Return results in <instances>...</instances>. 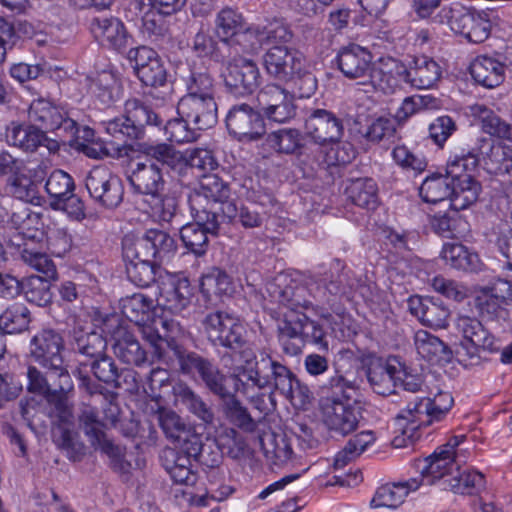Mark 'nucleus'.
I'll return each mask as SVG.
<instances>
[{
  "instance_id": "nucleus-1",
  "label": "nucleus",
  "mask_w": 512,
  "mask_h": 512,
  "mask_svg": "<svg viewBox=\"0 0 512 512\" xmlns=\"http://www.w3.org/2000/svg\"><path fill=\"white\" fill-rule=\"evenodd\" d=\"M354 287V280L349 277V272L345 271V265L339 259L331 261L323 274L295 278L287 273H279L269 281L266 292L271 301L287 309L282 313L284 319L278 325L284 352L301 350L300 345L294 342L289 344L288 340L308 342L318 350H328L330 337L302 311L310 310L332 325V314L319 304H330L333 296L348 295Z\"/></svg>"
},
{
  "instance_id": "nucleus-2",
  "label": "nucleus",
  "mask_w": 512,
  "mask_h": 512,
  "mask_svg": "<svg viewBox=\"0 0 512 512\" xmlns=\"http://www.w3.org/2000/svg\"><path fill=\"white\" fill-rule=\"evenodd\" d=\"M235 390L247 398L254 390L273 387L287 398L293 397L294 377L284 365L274 361L270 355L230 354Z\"/></svg>"
},
{
  "instance_id": "nucleus-3",
  "label": "nucleus",
  "mask_w": 512,
  "mask_h": 512,
  "mask_svg": "<svg viewBox=\"0 0 512 512\" xmlns=\"http://www.w3.org/2000/svg\"><path fill=\"white\" fill-rule=\"evenodd\" d=\"M152 308V299L141 293L121 300L123 316L135 324L142 338L155 352H165L166 349L179 352V339L184 335V330L179 322L166 316L151 318Z\"/></svg>"
},
{
  "instance_id": "nucleus-4",
  "label": "nucleus",
  "mask_w": 512,
  "mask_h": 512,
  "mask_svg": "<svg viewBox=\"0 0 512 512\" xmlns=\"http://www.w3.org/2000/svg\"><path fill=\"white\" fill-rule=\"evenodd\" d=\"M356 396V386L341 376L332 378L329 387L322 388L319 409L330 432L346 436L357 429L360 414L354 405Z\"/></svg>"
},
{
  "instance_id": "nucleus-5",
  "label": "nucleus",
  "mask_w": 512,
  "mask_h": 512,
  "mask_svg": "<svg viewBox=\"0 0 512 512\" xmlns=\"http://www.w3.org/2000/svg\"><path fill=\"white\" fill-rule=\"evenodd\" d=\"M465 435H457L439 446L429 457L415 462L417 480L422 482V489L433 485L436 481H442L447 485V478H452L456 470L466 462L468 447Z\"/></svg>"
},
{
  "instance_id": "nucleus-6",
  "label": "nucleus",
  "mask_w": 512,
  "mask_h": 512,
  "mask_svg": "<svg viewBox=\"0 0 512 512\" xmlns=\"http://www.w3.org/2000/svg\"><path fill=\"white\" fill-rule=\"evenodd\" d=\"M108 341L98 332L86 330L80 323L68 333V339L53 329H43L32 339L31 345L39 352H104Z\"/></svg>"
},
{
  "instance_id": "nucleus-7",
  "label": "nucleus",
  "mask_w": 512,
  "mask_h": 512,
  "mask_svg": "<svg viewBox=\"0 0 512 512\" xmlns=\"http://www.w3.org/2000/svg\"><path fill=\"white\" fill-rule=\"evenodd\" d=\"M439 17L440 22L472 43H482L489 37L496 18L492 10L478 11L460 4L443 7Z\"/></svg>"
},
{
  "instance_id": "nucleus-8",
  "label": "nucleus",
  "mask_w": 512,
  "mask_h": 512,
  "mask_svg": "<svg viewBox=\"0 0 512 512\" xmlns=\"http://www.w3.org/2000/svg\"><path fill=\"white\" fill-rule=\"evenodd\" d=\"M163 119L152 108L138 99L125 102V114L105 123L106 132L119 141L139 140L145 137L146 126H160Z\"/></svg>"
},
{
  "instance_id": "nucleus-9",
  "label": "nucleus",
  "mask_w": 512,
  "mask_h": 512,
  "mask_svg": "<svg viewBox=\"0 0 512 512\" xmlns=\"http://www.w3.org/2000/svg\"><path fill=\"white\" fill-rule=\"evenodd\" d=\"M478 163V156L472 152L455 155L448 161L444 176L448 178L453 187V208L466 209L476 202L481 186L473 178L471 172L475 170Z\"/></svg>"
},
{
  "instance_id": "nucleus-10",
  "label": "nucleus",
  "mask_w": 512,
  "mask_h": 512,
  "mask_svg": "<svg viewBox=\"0 0 512 512\" xmlns=\"http://www.w3.org/2000/svg\"><path fill=\"white\" fill-rule=\"evenodd\" d=\"M122 250L125 261L162 262L175 252L176 242L167 232L150 229L142 235L127 234Z\"/></svg>"
},
{
  "instance_id": "nucleus-11",
  "label": "nucleus",
  "mask_w": 512,
  "mask_h": 512,
  "mask_svg": "<svg viewBox=\"0 0 512 512\" xmlns=\"http://www.w3.org/2000/svg\"><path fill=\"white\" fill-rule=\"evenodd\" d=\"M179 451H164V467L177 484L192 485L197 476L193 471L192 461L196 460L202 450L201 436L191 427L175 443Z\"/></svg>"
},
{
  "instance_id": "nucleus-12",
  "label": "nucleus",
  "mask_w": 512,
  "mask_h": 512,
  "mask_svg": "<svg viewBox=\"0 0 512 512\" xmlns=\"http://www.w3.org/2000/svg\"><path fill=\"white\" fill-rule=\"evenodd\" d=\"M230 187L216 174L203 175L198 187L189 194L191 215L207 220V215L221 219L224 204L231 203Z\"/></svg>"
},
{
  "instance_id": "nucleus-13",
  "label": "nucleus",
  "mask_w": 512,
  "mask_h": 512,
  "mask_svg": "<svg viewBox=\"0 0 512 512\" xmlns=\"http://www.w3.org/2000/svg\"><path fill=\"white\" fill-rule=\"evenodd\" d=\"M454 405V399L450 392L439 391L432 398L416 397L408 402L400 411L397 418L405 420L412 425L411 429L428 426L441 421Z\"/></svg>"
},
{
  "instance_id": "nucleus-14",
  "label": "nucleus",
  "mask_w": 512,
  "mask_h": 512,
  "mask_svg": "<svg viewBox=\"0 0 512 512\" xmlns=\"http://www.w3.org/2000/svg\"><path fill=\"white\" fill-rule=\"evenodd\" d=\"M202 324L208 340L215 347L229 349L242 347L245 329L233 314L224 311L211 312L204 317Z\"/></svg>"
},
{
  "instance_id": "nucleus-15",
  "label": "nucleus",
  "mask_w": 512,
  "mask_h": 512,
  "mask_svg": "<svg viewBox=\"0 0 512 512\" xmlns=\"http://www.w3.org/2000/svg\"><path fill=\"white\" fill-rule=\"evenodd\" d=\"M28 118L38 128L48 131H59L64 136L74 138L79 132L77 122L68 112L50 101L39 98L31 102Z\"/></svg>"
},
{
  "instance_id": "nucleus-16",
  "label": "nucleus",
  "mask_w": 512,
  "mask_h": 512,
  "mask_svg": "<svg viewBox=\"0 0 512 512\" xmlns=\"http://www.w3.org/2000/svg\"><path fill=\"white\" fill-rule=\"evenodd\" d=\"M222 77L227 90L236 96L252 94L261 83L257 64L242 56H235L225 63Z\"/></svg>"
},
{
  "instance_id": "nucleus-17",
  "label": "nucleus",
  "mask_w": 512,
  "mask_h": 512,
  "mask_svg": "<svg viewBox=\"0 0 512 512\" xmlns=\"http://www.w3.org/2000/svg\"><path fill=\"white\" fill-rule=\"evenodd\" d=\"M257 105L263 119L286 123L296 115L294 96L277 84H267L257 94Z\"/></svg>"
},
{
  "instance_id": "nucleus-18",
  "label": "nucleus",
  "mask_w": 512,
  "mask_h": 512,
  "mask_svg": "<svg viewBox=\"0 0 512 512\" xmlns=\"http://www.w3.org/2000/svg\"><path fill=\"white\" fill-rule=\"evenodd\" d=\"M85 186L91 198L105 208H115L123 200L122 182L106 166L93 167L86 176Z\"/></svg>"
},
{
  "instance_id": "nucleus-19",
  "label": "nucleus",
  "mask_w": 512,
  "mask_h": 512,
  "mask_svg": "<svg viewBox=\"0 0 512 512\" xmlns=\"http://www.w3.org/2000/svg\"><path fill=\"white\" fill-rule=\"evenodd\" d=\"M226 126L230 134L240 141H256L266 132L262 115L252 106L241 103L233 105L227 116Z\"/></svg>"
},
{
  "instance_id": "nucleus-20",
  "label": "nucleus",
  "mask_w": 512,
  "mask_h": 512,
  "mask_svg": "<svg viewBox=\"0 0 512 512\" xmlns=\"http://www.w3.org/2000/svg\"><path fill=\"white\" fill-rule=\"evenodd\" d=\"M305 58L299 51L286 45H274L263 55L266 73L280 81H288L302 71Z\"/></svg>"
},
{
  "instance_id": "nucleus-21",
  "label": "nucleus",
  "mask_w": 512,
  "mask_h": 512,
  "mask_svg": "<svg viewBox=\"0 0 512 512\" xmlns=\"http://www.w3.org/2000/svg\"><path fill=\"white\" fill-rule=\"evenodd\" d=\"M367 377L375 393L389 395L397 385V369L400 365V355L370 354L366 360Z\"/></svg>"
},
{
  "instance_id": "nucleus-22",
  "label": "nucleus",
  "mask_w": 512,
  "mask_h": 512,
  "mask_svg": "<svg viewBox=\"0 0 512 512\" xmlns=\"http://www.w3.org/2000/svg\"><path fill=\"white\" fill-rule=\"evenodd\" d=\"M458 331L462 333L461 345L466 350H483L490 352H512V342L506 347H501L499 342L483 327L476 318L459 315L456 321Z\"/></svg>"
},
{
  "instance_id": "nucleus-23",
  "label": "nucleus",
  "mask_w": 512,
  "mask_h": 512,
  "mask_svg": "<svg viewBox=\"0 0 512 512\" xmlns=\"http://www.w3.org/2000/svg\"><path fill=\"white\" fill-rule=\"evenodd\" d=\"M337 64L345 77L359 80L360 84L369 83L374 64L367 49L356 44L343 47L338 53Z\"/></svg>"
},
{
  "instance_id": "nucleus-24",
  "label": "nucleus",
  "mask_w": 512,
  "mask_h": 512,
  "mask_svg": "<svg viewBox=\"0 0 512 512\" xmlns=\"http://www.w3.org/2000/svg\"><path fill=\"white\" fill-rule=\"evenodd\" d=\"M307 136L318 144L340 141L344 133L342 120L325 109H314L305 119Z\"/></svg>"
},
{
  "instance_id": "nucleus-25",
  "label": "nucleus",
  "mask_w": 512,
  "mask_h": 512,
  "mask_svg": "<svg viewBox=\"0 0 512 512\" xmlns=\"http://www.w3.org/2000/svg\"><path fill=\"white\" fill-rule=\"evenodd\" d=\"M217 104L215 98L182 97L177 105V112L197 130L212 128L217 123Z\"/></svg>"
},
{
  "instance_id": "nucleus-26",
  "label": "nucleus",
  "mask_w": 512,
  "mask_h": 512,
  "mask_svg": "<svg viewBox=\"0 0 512 512\" xmlns=\"http://www.w3.org/2000/svg\"><path fill=\"white\" fill-rule=\"evenodd\" d=\"M402 82L408 83L407 67L395 58L386 57L373 66L368 84L376 90L390 94Z\"/></svg>"
},
{
  "instance_id": "nucleus-27",
  "label": "nucleus",
  "mask_w": 512,
  "mask_h": 512,
  "mask_svg": "<svg viewBox=\"0 0 512 512\" xmlns=\"http://www.w3.org/2000/svg\"><path fill=\"white\" fill-rule=\"evenodd\" d=\"M193 223L184 225L180 229V237L185 247L197 256L205 254L208 247V235H216L221 219L207 215V220H200L196 215Z\"/></svg>"
},
{
  "instance_id": "nucleus-28",
  "label": "nucleus",
  "mask_w": 512,
  "mask_h": 512,
  "mask_svg": "<svg viewBox=\"0 0 512 512\" xmlns=\"http://www.w3.org/2000/svg\"><path fill=\"white\" fill-rule=\"evenodd\" d=\"M128 180L134 192L142 194L146 198L166 190L162 168L158 164L145 162L144 160L134 163Z\"/></svg>"
},
{
  "instance_id": "nucleus-29",
  "label": "nucleus",
  "mask_w": 512,
  "mask_h": 512,
  "mask_svg": "<svg viewBox=\"0 0 512 512\" xmlns=\"http://www.w3.org/2000/svg\"><path fill=\"white\" fill-rule=\"evenodd\" d=\"M408 308L425 326L438 329L445 328L448 324L450 311L441 302L416 295L408 299Z\"/></svg>"
},
{
  "instance_id": "nucleus-30",
  "label": "nucleus",
  "mask_w": 512,
  "mask_h": 512,
  "mask_svg": "<svg viewBox=\"0 0 512 512\" xmlns=\"http://www.w3.org/2000/svg\"><path fill=\"white\" fill-rule=\"evenodd\" d=\"M192 295L191 285L186 278L173 277L163 284L157 301L164 311L180 314L189 306Z\"/></svg>"
},
{
  "instance_id": "nucleus-31",
  "label": "nucleus",
  "mask_w": 512,
  "mask_h": 512,
  "mask_svg": "<svg viewBox=\"0 0 512 512\" xmlns=\"http://www.w3.org/2000/svg\"><path fill=\"white\" fill-rule=\"evenodd\" d=\"M422 489V482L410 477L397 482L385 484L378 488L371 504L373 507L397 508L412 493Z\"/></svg>"
},
{
  "instance_id": "nucleus-32",
  "label": "nucleus",
  "mask_w": 512,
  "mask_h": 512,
  "mask_svg": "<svg viewBox=\"0 0 512 512\" xmlns=\"http://www.w3.org/2000/svg\"><path fill=\"white\" fill-rule=\"evenodd\" d=\"M479 161L493 174L512 172V147L503 142L482 140L479 148Z\"/></svg>"
},
{
  "instance_id": "nucleus-33",
  "label": "nucleus",
  "mask_w": 512,
  "mask_h": 512,
  "mask_svg": "<svg viewBox=\"0 0 512 512\" xmlns=\"http://www.w3.org/2000/svg\"><path fill=\"white\" fill-rule=\"evenodd\" d=\"M91 31L103 44L118 51L125 49L129 44L130 37L123 22L118 18H94L91 23Z\"/></svg>"
},
{
  "instance_id": "nucleus-34",
  "label": "nucleus",
  "mask_w": 512,
  "mask_h": 512,
  "mask_svg": "<svg viewBox=\"0 0 512 512\" xmlns=\"http://www.w3.org/2000/svg\"><path fill=\"white\" fill-rule=\"evenodd\" d=\"M10 222L17 231V235L11 242H29L35 244L43 235L40 230V226L42 225L40 215L32 212L27 207H22L14 211L11 215Z\"/></svg>"
},
{
  "instance_id": "nucleus-35",
  "label": "nucleus",
  "mask_w": 512,
  "mask_h": 512,
  "mask_svg": "<svg viewBox=\"0 0 512 512\" xmlns=\"http://www.w3.org/2000/svg\"><path fill=\"white\" fill-rule=\"evenodd\" d=\"M473 79L486 88H494L504 81L505 65L486 55L477 56L470 65Z\"/></svg>"
},
{
  "instance_id": "nucleus-36",
  "label": "nucleus",
  "mask_w": 512,
  "mask_h": 512,
  "mask_svg": "<svg viewBox=\"0 0 512 512\" xmlns=\"http://www.w3.org/2000/svg\"><path fill=\"white\" fill-rule=\"evenodd\" d=\"M408 83L417 89L431 88L441 76L439 64L427 56L415 57L407 68Z\"/></svg>"
},
{
  "instance_id": "nucleus-37",
  "label": "nucleus",
  "mask_w": 512,
  "mask_h": 512,
  "mask_svg": "<svg viewBox=\"0 0 512 512\" xmlns=\"http://www.w3.org/2000/svg\"><path fill=\"white\" fill-rule=\"evenodd\" d=\"M9 145L17 147L25 152H34L48 139L43 130L35 124L23 125L11 123L6 134Z\"/></svg>"
},
{
  "instance_id": "nucleus-38",
  "label": "nucleus",
  "mask_w": 512,
  "mask_h": 512,
  "mask_svg": "<svg viewBox=\"0 0 512 512\" xmlns=\"http://www.w3.org/2000/svg\"><path fill=\"white\" fill-rule=\"evenodd\" d=\"M117 407L110 404L108 413L104 420L98 416L97 410L90 406L84 405L79 414V424L85 435L88 437L90 444L94 443L101 436L106 434L104 428L107 424L114 425L117 421Z\"/></svg>"
},
{
  "instance_id": "nucleus-39",
  "label": "nucleus",
  "mask_w": 512,
  "mask_h": 512,
  "mask_svg": "<svg viewBox=\"0 0 512 512\" xmlns=\"http://www.w3.org/2000/svg\"><path fill=\"white\" fill-rule=\"evenodd\" d=\"M139 151L144 155L145 162L158 164L161 168L168 167L175 170L185 166L184 155L165 143L142 144Z\"/></svg>"
},
{
  "instance_id": "nucleus-40",
  "label": "nucleus",
  "mask_w": 512,
  "mask_h": 512,
  "mask_svg": "<svg viewBox=\"0 0 512 512\" xmlns=\"http://www.w3.org/2000/svg\"><path fill=\"white\" fill-rule=\"evenodd\" d=\"M266 145L278 154H298L304 146V136L295 128H281L269 133Z\"/></svg>"
},
{
  "instance_id": "nucleus-41",
  "label": "nucleus",
  "mask_w": 512,
  "mask_h": 512,
  "mask_svg": "<svg viewBox=\"0 0 512 512\" xmlns=\"http://www.w3.org/2000/svg\"><path fill=\"white\" fill-rule=\"evenodd\" d=\"M75 185L73 178L63 170H55L53 171L45 184V189L47 193L55 198L56 200H68L72 199V201L77 202V210L75 214L77 217L84 216L83 204L79 199H73V191Z\"/></svg>"
},
{
  "instance_id": "nucleus-42",
  "label": "nucleus",
  "mask_w": 512,
  "mask_h": 512,
  "mask_svg": "<svg viewBox=\"0 0 512 512\" xmlns=\"http://www.w3.org/2000/svg\"><path fill=\"white\" fill-rule=\"evenodd\" d=\"M245 22L241 13L236 10L226 7L220 10L215 19V32L218 38L225 43H228L234 37L246 34Z\"/></svg>"
},
{
  "instance_id": "nucleus-43",
  "label": "nucleus",
  "mask_w": 512,
  "mask_h": 512,
  "mask_svg": "<svg viewBox=\"0 0 512 512\" xmlns=\"http://www.w3.org/2000/svg\"><path fill=\"white\" fill-rule=\"evenodd\" d=\"M265 214L264 210L259 211L256 203L242 204L240 207H237L233 202L226 203L224 204L221 223L226 219L229 221L237 219L244 228H257L262 225Z\"/></svg>"
},
{
  "instance_id": "nucleus-44",
  "label": "nucleus",
  "mask_w": 512,
  "mask_h": 512,
  "mask_svg": "<svg viewBox=\"0 0 512 512\" xmlns=\"http://www.w3.org/2000/svg\"><path fill=\"white\" fill-rule=\"evenodd\" d=\"M472 115L479 119L485 133L512 142V125L502 120L497 114L483 104L471 107Z\"/></svg>"
},
{
  "instance_id": "nucleus-45",
  "label": "nucleus",
  "mask_w": 512,
  "mask_h": 512,
  "mask_svg": "<svg viewBox=\"0 0 512 512\" xmlns=\"http://www.w3.org/2000/svg\"><path fill=\"white\" fill-rule=\"evenodd\" d=\"M377 191L376 182L371 178L352 180L346 189L348 198L353 204L368 210H373L378 205Z\"/></svg>"
},
{
  "instance_id": "nucleus-46",
  "label": "nucleus",
  "mask_w": 512,
  "mask_h": 512,
  "mask_svg": "<svg viewBox=\"0 0 512 512\" xmlns=\"http://www.w3.org/2000/svg\"><path fill=\"white\" fill-rule=\"evenodd\" d=\"M426 356L417 354L415 360L409 365L400 357V365L397 369V384L403 386L409 392H418L423 385L422 372L425 370Z\"/></svg>"
},
{
  "instance_id": "nucleus-47",
  "label": "nucleus",
  "mask_w": 512,
  "mask_h": 512,
  "mask_svg": "<svg viewBox=\"0 0 512 512\" xmlns=\"http://www.w3.org/2000/svg\"><path fill=\"white\" fill-rule=\"evenodd\" d=\"M12 245L20 249V256L24 263L44 274L46 278L54 279L56 277L57 271L53 261L46 253L35 249L34 244L12 241Z\"/></svg>"
},
{
  "instance_id": "nucleus-48",
  "label": "nucleus",
  "mask_w": 512,
  "mask_h": 512,
  "mask_svg": "<svg viewBox=\"0 0 512 512\" xmlns=\"http://www.w3.org/2000/svg\"><path fill=\"white\" fill-rule=\"evenodd\" d=\"M461 209L451 207V210L443 214H435L430 218L432 230L444 237H458L467 228V222L459 215Z\"/></svg>"
},
{
  "instance_id": "nucleus-49",
  "label": "nucleus",
  "mask_w": 512,
  "mask_h": 512,
  "mask_svg": "<svg viewBox=\"0 0 512 512\" xmlns=\"http://www.w3.org/2000/svg\"><path fill=\"white\" fill-rule=\"evenodd\" d=\"M246 34L255 37L261 44L286 45L293 38L290 28L279 21L270 23L265 27L247 28Z\"/></svg>"
},
{
  "instance_id": "nucleus-50",
  "label": "nucleus",
  "mask_w": 512,
  "mask_h": 512,
  "mask_svg": "<svg viewBox=\"0 0 512 512\" xmlns=\"http://www.w3.org/2000/svg\"><path fill=\"white\" fill-rule=\"evenodd\" d=\"M90 91L100 103L110 105L120 97V83L110 71L100 72L90 84Z\"/></svg>"
},
{
  "instance_id": "nucleus-51",
  "label": "nucleus",
  "mask_w": 512,
  "mask_h": 512,
  "mask_svg": "<svg viewBox=\"0 0 512 512\" xmlns=\"http://www.w3.org/2000/svg\"><path fill=\"white\" fill-rule=\"evenodd\" d=\"M419 193L427 203H437L449 198L452 207L454 191L450 181L444 175L427 177L420 186Z\"/></svg>"
},
{
  "instance_id": "nucleus-52",
  "label": "nucleus",
  "mask_w": 512,
  "mask_h": 512,
  "mask_svg": "<svg viewBox=\"0 0 512 512\" xmlns=\"http://www.w3.org/2000/svg\"><path fill=\"white\" fill-rule=\"evenodd\" d=\"M375 437L372 431H362L353 436L334 459V467L341 469L349 462L359 457L368 446L373 444Z\"/></svg>"
},
{
  "instance_id": "nucleus-53",
  "label": "nucleus",
  "mask_w": 512,
  "mask_h": 512,
  "mask_svg": "<svg viewBox=\"0 0 512 512\" xmlns=\"http://www.w3.org/2000/svg\"><path fill=\"white\" fill-rule=\"evenodd\" d=\"M153 217L163 222H170L177 214L178 199L173 193L162 190L145 199Z\"/></svg>"
},
{
  "instance_id": "nucleus-54",
  "label": "nucleus",
  "mask_w": 512,
  "mask_h": 512,
  "mask_svg": "<svg viewBox=\"0 0 512 512\" xmlns=\"http://www.w3.org/2000/svg\"><path fill=\"white\" fill-rule=\"evenodd\" d=\"M176 398L196 417L205 423H211L214 414L210 407L189 387L179 384L173 388Z\"/></svg>"
},
{
  "instance_id": "nucleus-55",
  "label": "nucleus",
  "mask_w": 512,
  "mask_h": 512,
  "mask_svg": "<svg viewBox=\"0 0 512 512\" xmlns=\"http://www.w3.org/2000/svg\"><path fill=\"white\" fill-rule=\"evenodd\" d=\"M30 312L23 304L15 303L0 315V329L4 334L19 333L27 329Z\"/></svg>"
},
{
  "instance_id": "nucleus-56",
  "label": "nucleus",
  "mask_w": 512,
  "mask_h": 512,
  "mask_svg": "<svg viewBox=\"0 0 512 512\" xmlns=\"http://www.w3.org/2000/svg\"><path fill=\"white\" fill-rule=\"evenodd\" d=\"M485 485L484 475L475 470L460 471L456 470L452 478H447L449 488L458 494H472L480 490Z\"/></svg>"
},
{
  "instance_id": "nucleus-57",
  "label": "nucleus",
  "mask_w": 512,
  "mask_h": 512,
  "mask_svg": "<svg viewBox=\"0 0 512 512\" xmlns=\"http://www.w3.org/2000/svg\"><path fill=\"white\" fill-rule=\"evenodd\" d=\"M187 94L190 98H215V85L212 76L205 70L191 71L185 79Z\"/></svg>"
},
{
  "instance_id": "nucleus-58",
  "label": "nucleus",
  "mask_w": 512,
  "mask_h": 512,
  "mask_svg": "<svg viewBox=\"0 0 512 512\" xmlns=\"http://www.w3.org/2000/svg\"><path fill=\"white\" fill-rule=\"evenodd\" d=\"M441 258L452 268L470 270L474 268L477 256L460 243H446L442 248Z\"/></svg>"
},
{
  "instance_id": "nucleus-59",
  "label": "nucleus",
  "mask_w": 512,
  "mask_h": 512,
  "mask_svg": "<svg viewBox=\"0 0 512 512\" xmlns=\"http://www.w3.org/2000/svg\"><path fill=\"white\" fill-rule=\"evenodd\" d=\"M157 261H126V273L128 279L139 287H149L155 282L156 272L159 268Z\"/></svg>"
},
{
  "instance_id": "nucleus-60",
  "label": "nucleus",
  "mask_w": 512,
  "mask_h": 512,
  "mask_svg": "<svg viewBox=\"0 0 512 512\" xmlns=\"http://www.w3.org/2000/svg\"><path fill=\"white\" fill-rule=\"evenodd\" d=\"M91 446L109 458L110 465L114 470L127 472L130 469L131 464L125 458V448L114 444L106 434L97 439Z\"/></svg>"
},
{
  "instance_id": "nucleus-61",
  "label": "nucleus",
  "mask_w": 512,
  "mask_h": 512,
  "mask_svg": "<svg viewBox=\"0 0 512 512\" xmlns=\"http://www.w3.org/2000/svg\"><path fill=\"white\" fill-rule=\"evenodd\" d=\"M47 279L41 276H30L22 284V290L28 302L37 306H46L51 302L52 293Z\"/></svg>"
},
{
  "instance_id": "nucleus-62",
  "label": "nucleus",
  "mask_w": 512,
  "mask_h": 512,
  "mask_svg": "<svg viewBox=\"0 0 512 512\" xmlns=\"http://www.w3.org/2000/svg\"><path fill=\"white\" fill-rule=\"evenodd\" d=\"M194 363L201 378L214 394L220 397L229 395L230 392L225 385L226 378L212 364L200 357L195 359Z\"/></svg>"
},
{
  "instance_id": "nucleus-63",
  "label": "nucleus",
  "mask_w": 512,
  "mask_h": 512,
  "mask_svg": "<svg viewBox=\"0 0 512 512\" xmlns=\"http://www.w3.org/2000/svg\"><path fill=\"white\" fill-rule=\"evenodd\" d=\"M190 121L180 116V118L167 121L164 126V133L167 140L178 144L192 142L197 139L198 134L195 126L190 127Z\"/></svg>"
},
{
  "instance_id": "nucleus-64",
  "label": "nucleus",
  "mask_w": 512,
  "mask_h": 512,
  "mask_svg": "<svg viewBox=\"0 0 512 512\" xmlns=\"http://www.w3.org/2000/svg\"><path fill=\"white\" fill-rule=\"evenodd\" d=\"M8 191L13 197L26 203H35L39 200L36 184L26 177L23 171L9 178Z\"/></svg>"
}]
</instances>
